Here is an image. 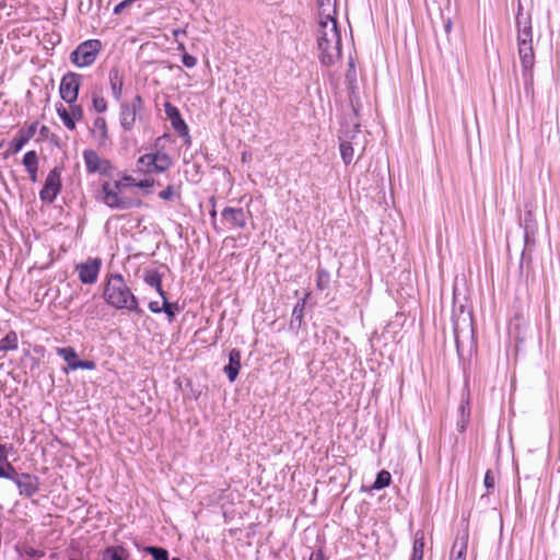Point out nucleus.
I'll return each instance as SVG.
<instances>
[{"instance_id":"4be33fe9","label":"nucleus","mask_w":560,"mask_h":560,"mask_svg":"<svg viewBox=\"0 0 560 560\" xmlns=\"http://www.w3.org/2000/svg\"><path fill=\"white\" fill-rule=\"evenodd\" d=\"M93 135L97 138L98 143L104 145L108 139V129L105 118L96 117L93 121Z\"/></svg>"},{"instance_id":"4468645a","label":"nucleus","mask_w":560,"mask_h":560,"mask_svg":"<svg viewBox=\"0 0 560 560\" xmlns=\"http://www.w3.org/2000/svg\"><path fill=\"white\" fill-rule=\"evenodd\" d=\"M22 497L31 498L39 490V479L35 475L21 472L14 480Z\"/></svg>"},{"instance_id":"de8ad7c7","label":"nucleus","mask_w":560,"mask_h":560,"mask_svg":"<svg viewBox=\"0 0 560 560\" xmlns=\"http://www.w3.org/2000/svg\"><path fill=\"white\" fill-rule=\"evenodd\" d=\"M153 185H154V180L153 179H143V180L135 183V186H137L139 188H142V189H145L147 192H150V188H152Z\"/></svg>"},{"instance_id":"f257e3e1","label":"nucleus","mask_w":560,"mask_h":560,"mask_svg":"<svg viewBox=\"0 0 560 560\" xmlns=\"http://www.w3.org/2000/svg\"><path fill=\"white\" fill-rule=\"evenodd\" d=\"M102 298L115 310L128 311L138 315L143 313L137 296L120 273L115 272L106 276Z\"/></svg>"},{"instance_id":"49530a36","label":"nucleus","mask_w":560,"mask_h":560,"mask_svg":"<svg viewBox=\"0 0 560 560\" xmlns=\"http://www.w3.org/2000/svg\"><path fill=\"white\" fill-rule=\"evenodd\" d=\"M182 61L187 68H194L197 65V58L189 54H184Z\"/></svg>"},{"instance_id":"a211bd4d","label":"nucleus","mask_w":560,"mask_h":560,"mask_svg":"<svg viewBox=\"0 0 560 560\" xmlns=\"http://www.w3.org/2000/svg\"><path fill=\"white\" fill-rule=\"evenodd\" d=\"M535 229L536 224L533 220V213L527 211L524 215V249L522 252V259L525 257V250L529 249L535 244Z\"/></svg>"},{"instance_id":"4d7b16f0","label":"nucleus","mask_w":560,"mask_h":560,"mask_svg":"<svg viewBox=\"0 0 560 560\" xmlns=\"http://www.w3.org/2000/svg\"><path fill=\"white\" fill-rule=\"evenodd\" d=\"M525 19L526 16L523 15V7H522V3L518 2V8H517V14H516V20L517 19Z\"/></svg>"},{"instance_id":"5fc2aeb1","label":"nucleus","mask_w":560,"mask_h":560,"mask_svg":"<svg viewBox=\"0 0 560 560\" xmlns=\"http://www.w3.org/2000/svg\"><path fill=\"white\" fill-rule=\"evenodd\" d=\"M122 187H125V185L119 180H115L114 184L112 185V188L119 192H121Z\"/></svg>"},{"instance_id":"6ab92c4d","label":"nucleus","mask_w":560,"mask_h":560,"mask_svg":"<svg viewBox=\"0 0 560 560\" xmlns=\"http://www.w3.org/2000/svg\"><path fill=\"white\" fill-rule=\"evenodd\" d=\"M241 369V351L238 349H232L229 353V363L224 366L223 371L228 376V380L233 383Z\"/></svg>"},{"instance_id":"aec40b11","label":"nucleus","mask_w":560,"mask_h":560,"mask_svg":"<svg viewBox=\"0 0 560 560\" xmlns=\"http://www.w3.org/2000/svg\"><path fill=\"white\" fill-rule=\"evenodd\" d=\"M310 296V293L306 292L302 299L298 301L292 311V318L290 322L291 329H300L303 326L304 311L306 305V300Z\"/></svg>"},{"instance_id":"4c0bfd02","label":"nucleus","mask_w":560,"mask_h":560,"mask_svg":"<svg viewBox=\"0 0 560 560\" xmlns=\"http://www.w3.org/2000/svg\"><path fill=\"white\" fill-rule=\"evenodd\" d=\"M92 105L95 112L104 113L107 110L106 100L98 93L92 94Z\"/></svg>"},{"instance_id":"8fccbe9b","label":"nucleus","mask_w":560,"mask_h":560,"mask_svg":"<svg viewBox=\"0 0 560 560\" xmlns=\"http://www.w3.org/2000/svg\"><path fill=\"white\" fill-rule=\"evenodd\" d=\"M310 560H328L324 552L319 549L311 553Z\"/></svg>"},{"instance_id":"6e6d98bb","label":"nucleus","mask_w":560,"mask_h":560,"mask_svg":"<svg viewBox=\"0 0 560 560\" xmlns=\"http://www.w3.org/2000/svg\"><path fill=\"white\" fill-rule=\"evenodd\" d=\"M37 171L38 170H30V171H26L30 175V179L33 182V183H36L37 182Z\"/></svg>"},{"instance_id":"f03ea898","label":"nucleus","mask_w":560,"mask_h":560,"mask_svg":"<svg viewBox=\"0 0 560 560\" xmlns=\"http://www.w3.org/2000/svg\"><path fill=\"white\" fill-rule=\"evenodd\" d=\"M317 49L319 61L324 66L329 67L341 58V36L336 19L319 21Z\"/></svg>"},{"instance_id":"1a4fd4ad","label":"nucleus","mask_w":560,"mask_h":560,"mask_svg":"<svg viewBox=\"0 0 560 560\" xmlns=\"http://www.w3.org/2000/svg\"><path fill=\"white\" fill-rule=\"evenodd\" d=\"M518 57L523 68V77L526 89L533 86V67L535 63V55L533 44H517Z\"/></svg>"},{"instance_id":"ea45409f","label":"nucleus","mask_w":560,"mask_h":560,"mask_svg":"<svg viewBox=\"0 0 560 560\" xmlns=\"http://www.w3.org/2000/svg\"><path fill=\"white\" fill-rule=\"evenodd\" d=\"M106 553L110 556V560L127 559V551L120 546L107 548Z\"/></svg>"},{"instance_id":"37998d69","label":"nucleus","mask_w":560,"mask_h":560,"mask_svg":"<svg viewBox=\"0 0 560 560\" xmlns=\"http://www.w3.org/2000/svg\"><path fill=\"white\" fill-rule=\"evenodd\" d=\"M69 112L74 121L83 118V108L79 104H69Z\"/></svg>"},{"instance_id":"cd10ccee","label":"nucleus","mask_w":560,"mask_h":560,"mask_svg":"<svg viewBox=\"0 0 560 560\" xmlns=\"http://www.w3.org/2000/svg\"><path fill=\"white\" fill-rule=\"evenodd\" d=\"M19 347V339L15 331H9L0 340V351L15 350Z\"/></svg>"},{"instance_id":"bb28decb","label":"nucleus","mask_w":560,"mask_h":560,"mask_svg":"<svg viewBox=\"0 0 560 560\" xmlns=\"http://www.w3.org/2000/svg\"><path fill=\"white\" fill-rule=\"evenodd\" d=\"M424 536L422 532H417L413 539L412 555L410 560H423Z\"/></svg>"},{"instance_id":"e433bc0d","label":"nucleus","mask_w":560,"mask_h":560,"mask_svg":"<svg viewBox=\"0 0 560 560\" xmlns=\"http://www.w3.org/2000/svg\"><path fill=\"white\" fill-rule=\"evenodd\" d=\"M144 551L150 553L154 560H168V551L162 547L148 546Z\"/></svg>"},{"instance_id":"393cba45","label":"nucleus","mask_w":560,"mask_h":560,"mask_svg":"<svg viewBox=\"0 0 560 560\" xmlns=\"http://www.w3.org/2000/svg\"><path fill=\"white\" fill-rule=\"evenodd\" d=\"M468 535H464L460 539H456L451 551L450 560H465V553L467 550Z\"/></svg>"},{"instance_id":"412c9836","label":"nucleus","mask_w":560,"mask_h":560,"mask_svg":"<svg viewBox=\"0 0 560 560\" xmlns=\"http://www.w3.org/2000/svg\"><path fill=\"white\" fill-rule=\"evenodd\" d=\"M110 90L114 98L120 101L122 95L124 77L117 68H113L108 73Z\"/></svg>"},{"instance_id":"a878e982","label":"nucleus","mask_w":560,"mask_h":560,"mask_svg":"<svg viewBox=\"0 0 560 560\" xmlns=\"http://www.w3.org/2000/svg\"><path fill=\"white\" fill-rule=\"evenodd\" d=\"M144 282L154 288L161 298H164L165 292L162 289V277L158 271H149L144 276Z\"/></svg>"},{"instance_id":"39448f33","label":"nucleus","mask_w":560,"mask_h":560,"mask_svg":"<svg viewBox=\"0 0 560 560\" xmlns=\"http://www.w3.org/2000/svg\"><path fill=\"white\" fill-rule=\"evenodd\" d=\"M143 108V100L137 94L130 102H122L119 106V124L125 131L135 128L139 113Z\"/></svg>"},{"instance_id":"0eeeda50","label":"nucleus","mask_w":560,"mask_h":560,"mask_svg":"<svg viewBox=\"0 0 560 560\" xmlns=\"http://www.w3.org/2000/svg\"><path fill=\"white\" fill-rule=\"evenodd\" d=\"M61 170L54 167L45 179L44 187L39 191L43 202L52 203L61 190Z\"/></svg>"},{"instance_id":"9b49d317","label":"nucleus","mask_w":560,"mask_h":560,"mask_svg":"<svg viewBox=\"0 0 560 560\" xmlns=\"http://www.w3.org/2000/svg\"><path fill=\"white\" fill-rule=\"evenodd\" d=\"M57 354L68 364L70 370H94L96 363L90 360H79L77 351L72 347L57 348Z\"/></svg>"},{"instance_id":"473e14b6","label":"nucleus","mask_w":560,"mask_h":560,"mask_svg":"<svg viewBox=\"0 0 560 560\" xmlns=\"http://www.w3.org/2000/svg\"><path fill=\"white\" fill-rule=\"evenodd\" d=\"M31 139L22 130L11 141V149L13 153H18Z\"/></svg>"},{"instance_id":"5701e85b","label":"nucleus","mask_w":560,"mask_h":560,"mask_svg":"<svg viewBox=\"0 0 560 560\" xmlns=\"http://www.w3.org/2000/svg\"><path fill=\"white\" fill-rule=\"evenodd\" d=\"M320 20L336 19L337 0H317Z\"/></svg>"},{"instance_id":"bf43d9fd","label":"nucleus","mask_w":560,"mask_h":560,"mask_svg":"<svg viewBox=\"0 0 560 560\" xmlns=\"http://www.w3.org/2000/svg\"><path fill=\"white\" fill-rule=\"evenodd\" d=\"M124 180L128 182L129 185L135 186V183H137L131 176H125Z\"/></svg>"},{"instance_id":"603ef678","label":"nucleus","mask_w":560,"mask_h":560,"mask_svg":"<svg viewBox=\"0 0 560 560\" xmlns=\"http://www.w3.org/2000/svg\"><path fill=\"white\" fill-rule=\"evenodd\" d=\"M443 28L446 35H448L453 28V23L450 18H447L443 23Z\"/></svg>"},{"instance_id":"20e7f679","label":"nucleus","mask_w":560,"mask_h":560,"mask_svg":"<svg viewBox=\"0 0 560 560\" xmlns=\"http://www.w3.org/2000/svg\"><path fill=\"white\" fill-rule=\"evenodd\" d=\"M101 49V40H84L70 54V60L73 65H75L79 68L89 67L92 63H94Z\"/></svg>"},{"instance_id":"2f4dec72","label":"nucleus","mask_w":560,"mask_h":560,"mask_svg":"<svg viewBox=\"0 0 560 560\" xmlns=\"http://www.w3.org/2000/svg\"><path fill=\"white\" fill-rule=\"evenodd\" d=\"M390 481H392L390 474L387 470H381L376 476V479L372 486V489H374V490L384 489L390 485Z\"/></svg>"},{"instance_id":"79ce46f5","label":"nucleus","mask_w":560,"mask_h":560,"mask_svg":"<svg viewBox=\"0 0 560 560\" xmlns=\"http://www.w3.org/2000/svg\"><path fill=\"white\" fill-rule=\"evenodd\" d=\"M483 485L487 489L488 493H491L494 490L495 478L492 470L488 469L485 474Z\"/></svg>"},{"instance_id":"680f3d73","label":"nucleus","mask_w":560,"mask_h":560,"mask_svg":"<svg viewBox=\"0 0 560 560\" xmlns=\"http://www.w3.org/2000/svg\"><path fill=\"white\" fill-rule=\"evenodd\" d=\"M172 560H180L179 558H173Z\"/></svg>"},{"instance_id":"f704fd0d","label":"nucleus","mask_w":560,"mask_h":560,"mask_svg":"<svg viewBox=\"0 0 560 560\" xmlns=\"http://www.w3.org/2000/svg\"><path fill=\"white\" fill-rule=\"evenodd\" d=\"M156 154V173H162L167 171L172 165V160L166 153H155Z\"/></svg>"},{"instance_id":"c9c22d12","label":"nucleus","mask_w":560,"mask_h":560,"mask_svg":"<svg viewBox=\"0 0 560 560\" xmlns=\"http://www.w3.org/2000/svg\"><path fill=\"white\" fill-rule=\"evenodd\" d=\"M20 474L21 472H18L14 466H12V464H10L9 462L5 463L3 466H0V478L9 479L14 482V480Z\"/></svg>"},{"instance_id":"ddd939ff","label":"nucleus","mask_w":560,"mask_h":560,"mask_svg":"<svg viewBox=\"0 0 560 560\" xmlns=\"http://www.w3.org/2000/svg\"><path fill=\"white\" fill-rule=\"evenodd\" d=\"M221 217L229 229H244L246 226L247 214L243 208L225 207Z\"/></svg>"},{"instance_id":"b1692460","label":"nucleus","mask_w":560,"mask_h":560,"mask_svg":"<svg viewBox=\"0 0 560 560\" xmlns=\"http://www.w3.org/2000/svg\"><path fill=\"white\" fill-rule=\"evenodd\" d=\"M156 154L149 153L140 156L137 161V167L143 173H156Z\"/></svg>"},{"instance_id":"9d476101","label":"nucleus","mask_w":560,"mask_h":560,"mask_svg":"<svg viewBox=\"0 0 560 560\" xmlns=\"http://www.w3.org/2000/svg\"><path fill=\"white\" fill-rule=\"evenodd\" d=\"M83 159L88 173L101 175H109L113 166L106 159H102L94 150H84Z\"/></svg>"},{"instance_id":"c85d7f7f","label":"nucleus","mask_w":560,"mask_h":560,"mask_svg":"<svg viewBox=\"0 0 560 560\" xmlns=\"http://www.w3.org/2000/svg\"><path fill=\"white\" fill-rule=\"evenodd\" d=\"M56 112H57L58 116L60 117V119L62 120L63 125L68 129H70V130L75 129V121L71 117L70 112L61 103L56 105Z\"/></svg>"},{"instance_id":"09e8293b","label":"nucleus","mask_w":560,"mask_h":560,"mask_svg":"<svg viewBox=\"0 0 560 560\" xmlns=\"http://www.w3.org/2000/svg\"><path fill=\"white\" fill-rule=\"evenodd\" d=\"M36 122L32 124L31 126H28L27 128H24V129H21L25 135H27V137L30 139H32L36 132Z\"/></svg>"},{"instance_id":"f3484780","label":"nucleus","mask_w":560,"mask_h":560,"mask_svg":"<svg viewBox=\"0 0 560 560\" xmlns=\"http://www.w3.org/2000/svg\"><path fill=\"white\" fill-rule=\"evenodd\" d=\"M517 44H533V28L530 15L525 19H517Z\"/></svg>"},{"instance_id":"a18cd8bd","label":"nucleus","mask_w":560,"mask_h":560,"mask_svg":"<svg viewBox=\"0 0 560 560\" xmlns=\"http://www.w3.org/2000/svg\"><path fill=\"white\" fill-rule=\"evenodd\" d=\"M136 1H137V0H124V1L119 2V3L114 8L113 13H114L115 15H119V14H121V13H122V11H124L126 8L130 7V5H131L132 3H135Z\"/></svg>"},{"instance_id":"052dcab7","label":"nucleus","mask_w":560,"mask_h":560,"mask_svg":"<svg viewBox=\"0 0 560 560\" xmlns=\"http://www.w3.org/2000/svg\"><path fill=\"white\" fill-rule=\"evenodd\" d=\"M215 215H217V211H215V209H212V210L210 211V217H211L212 219H214V218H215Z\"/></svg>"},{"instance_id":"3c124183","label":"nucleus","mask_w":560,"mask_h":560,"mask_svg":"<svg viewBox=\"0 0 560 560\" xmlns=\"http://www.w3.org/2000/svg\"><path fill=\"white\" fill-rule=\"evenodd\" d=\"M149 310L152 313H161L162 312V306H160L159 302L152 301V302L149 303Z\"/></svg>"},{"instance_id":"864d4df0","label":"nucleus","mask_w":560,"mask_h":560,"mask_svg":"<svg viewBox=\"0 0 560 560\" xmlns=\"http://www.w3.org/2000/svg\"><path fill=\"white\" fill-rule=\"evenodd\" d=\"M8 463L7 450L5 446L0 451V466H3Z\"/></svg>"},{"instance_id":"c756f323","label":"nucleus","mask_w":560,"mask_h":560,"mask_svg":"<svg viewBox=\"0 0 560 560\" xmlns=\"http://www.w3.org/2000/svg\"><path fill=\"white\" fill-rule=\"evenodd\" d=\"M316 276H317V278H316L317 290L324 291V290L328 289L329 284H330V273L324 268H318L316 271Z\"/></svg>"},{"instance_id":"2eb2a0df","label":"nucleus","mask_w":560,"mask_h":560,"mask_svg":"<svg viewBox=\"0 0 560 560\" xmlns=\"http://www.w3.org/2000/svg\"><path fill=\"white\" fill-rule=\"evenodd\" d=\"M164 110L174 130H176L180 136H188V126L182 118L179 109L167 102L164 105Z\"/></svg>"},{"instance_id":"7c9ffc66","label":"nucleus","mask_w":560,"mask_h":560,"mask_svg":"<svg viewBox=\"0 0 560 560\" xmlns=\"http://www.w3.org/2000/svg\"><path fill=\"white\" fill-rule=\"evenodd\" d=\"M340 155L346 165H349L353 161V147L349 141H341L339 145Z\"/></svg>"},{"instance_id":"6e6552de","label":"nucleus","mask_w":560,"mask_h":560,"mask_svg":"<svg viewBox=\"0 0 560 560\" xmlns=\"http://www.w3.org/2000/svg\"><path fill=\"white\" fill-rule=\"evenodd\" d=\"M453 331L457 350H459L462 336L472 335V317L470 312L466 311L463 305L459 307V313H455L453 316Z\"/></svg>"},{"instance_id":"dca6fc26","label":"nucleus","mask_w":560,"mask_h":560,"mask_svg":"<svg viewBox=\"0 0 560 560\" xmlns=\"http://www.w3.org/2000/svg\"><path fill=\"white\" fill-rule=\"evenodd\" d=\"M470 419V406H469V393L463 392L460 404L458 406V419H457V430L460 433H464L467 429Z\"/></svg>"},{"instance_id":"c03bdc74","label":"nucleus","mask_w":560,"mask_h":560,"mask_svg":"<svg viewBox=\"0 0 560 560\" xmlns=\"http://www.w3.org/2000/svg\"><path fill=\"white\" fill-rule=\"evenodd\" d=\"M175 196L179 198V194L174 191V187L168 185L164 190L160 191L159 197L163 200H172Z\"/></svg>"},{"instance_id":"13d9d810","label":"nucleus","mask_w":560,"mask_h":560,"mask_svg":"<svg viewBox=\"0 0 560 560\" xmlns=\"http://www.w3.org/2000/svg\"><path fill=\"white\" fill-rule=\"evenodd\" d=\"M173 34H174L175 37H177L180 34H186V31L182 30V28H177V30L173 31Z\"/></svg>"},{"instance_id":"72a5a7b5","label":"nucleus","mask_w":560,"mask_h":560,"mask_svg":"<svg viewBox=\"0 0 560 560\" xmlns=\"http://www.w3.org/2000/svg\"><path fill=\"white\" fill-rule=\"evenodd\" d=\"M22 162L26 171L38 170V158L34 150L26 152Z\"/></svg>"},{"instance_id":"423d86ee","label":"nucleus","mask_w":560,"mask_h":560,"mask_svg":"<svg viewBox=\"0 0 560 560\" xmlns=\"http://www.w3.org/2000/svg\"><path fill=\"white\" fill-rule=\"evenodd\" d=\"M82 75L75 72L66 73L60 82L59 93L62 101L67 104L75 103L78 100Z\"/></svg>"},{"instance_id":"58836bf2","label":"nucleus","mask_w":560,"mask_h":560,"mask_svg":"<svg viewBox=\"0 0 560 560\" xmlns=\"http://www.w3.org/2000/svg\"><path fill=\"white\" fill-rule=\"evenodd\" d=\"M346 80L348 82L349 89L353 91L357 82V73L354 68V61L352 58H350L349 60V69L346 73Z\"/></svg>"},{"instance_id":"f8f14e48","label":"nucleus","mask_w":560,"mask_h":560,"mask_svg":"<svg viewBox=\"0 0 560 560\" xmlns=\"http://www.w3.org/2000/svg\"><path fill=\"white\" fill-rule=\"evenodd\" d=\"M102 260L100 258L89 259L86 262L77 265L79 279L84 284H93L97 281Z\"/></svg>"},{"instance_id":"7ed1b4c3","label":"nucleus","mask_w":560,"mask_h":560,"mask_svg":"<svg viewBox=\"0 0 560 560\" xmlns=\"http://www.w3.org/2000/svg\"><path fill=\"white\" fill-rule=\"evenodd\" d=\"M102 201L112 209L128 210L141 207L140 199L125 196L122 192L112 188V184L105 182L102 185Z\"/></svg>"},{"instance_id":"a19ab883","label":"nucleus","mask_w":560,"mask_h":560,"mask_svg":"<svg viewBox=\"0 0 560 560\" xmlns=\"http://www.w3.org/2000/svg\"><path fill=\"white\" fill-rule=\"evenodd\" d=\"M162 299H163L162 312H164L166 314V316H167V319L170 322H172L173 318L175 317L176 311H178V307L175 304H171L167 301L165 295Z\"/></svg>"}]
</instances>
